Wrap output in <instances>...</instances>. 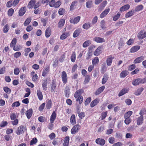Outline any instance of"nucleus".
I'll return each instance as SVG.
<instances>
[{
    "instance_id": "nucleus-47",
    "label": "nucleus",
    "mask_w": 146,
    "mask_h": 146,
    "mask_svg": "<svg viewBox=\"0 0 146 146\" xmlns=\"http://www.w3.org/2000/svg\"><path fill=\"white\" fill-rule=\"evenodd\" d=\"M133 112L131 111H129L125 113L124 115V118H130V117L132 114Z\"/></svg>"
},
{
    "instance_id": "nucleus-64",
    "label": "nucleus",
    "mask_w": 146,
    "mask_h": 146,
    "mask_svg": "<svg viewBox=\"0 0 146 146\" xmlns=\"http://www.w3.org/2000/svg\"><path fill=\"white\" fill-rule=\"evenodd\" d=\"M113 130L112 129H107L106 131V133L107 135H110L113 133Z\"/></svg>"
},
{
    "instance_id": "nucleus-15",
    "label": "nucleus",
    "mask_w": 146,
    "mask_h": 146,
    "mask_svg": "<svg viewBox=\"0 0 146 146\" xmlns=\"http://www.w3.org/2000/svg\"><path fill=\"white\" fill-rule=\"evenodd\" d=\"M105 88V86H103L99 88L95 92V94L96 95H98L102 92Z\"/></svg>"
},
{
    "instance_id": "nucleus-54",
    "label": "nucleus",
    "mask_w": 146,
    "mask_h": 146,
    "mask_svg": "<svg viewBox=\"0 0 146 146\" xmlns=\"http://www.w3.org/2000/svg\"><path fill=\"white\" fill-rule=\"evenodd\" d=\"M9 30V25L8 24H7L4 27L3 31L4 33H6Z\"/></svg>"
},
{
    "instance_id": "nucleus-6",
    "label": "nucleus",
    "mask_w": 146,
    "mask_h": 146,
    "mask_svg": "<svg viewBox=\"0 0 146 146\" xmlns=\"http://www.w3.org/2000/svg\"><path fill=\"white\" fill-rule=\"evenodd\" d=\"M96 143L98 144L103 146L105 143V140L102 138H97L96 140Z\"/></svg>"
},
{
    "instance_id": "nucleus-5",
    "label": "nucleus",
    "mask_w": 146,
    "mask_h": 146,
    "mask_svg": "<svg viewBox=\"0 0 146 146\" xmlns=\"http://www.w3.org/2000/svg\"><path fill=\"white\" fill-rule=\"evenodd\" d=\"M80 16H78L74 19L70 18V22L74 24H77L80 21Z\"/></svg>"
},
{
    "instance_id": "nucleus-25",
    "label": "nucleus",
    "mask_w": 146,
    "mask_h": 146,
    "mask_svg": "<svg viewBox=\"0 0 146 146\" xmlns=\"http://www.w3.org/2000/svg\"><path fill=\"white\" fill-rule=\"evenodd\" d=\"M70 121L71 124L74 125L76 123L75 116L74 114H72L70 118Z\"/></svg>"
},
{
    "instance_id": "nucleus-48",
    "label": "nucleus",
    "mask_w": 146,
    "mask_h": 146,
    "mask_svg": "<svg viewBox=\"0 0 146 146\" xmlns=\"http://www.w3.org/2000/svg\"><path fill=\"white\" fill-rule=\"evenodd\" d=\"M14 10L13 8H10L8 11L7 14L9 16H12L14 13Z\"/></svg>"
},
{
    "instance_id": "nucleus-27",
    "label": "nucleus",
    "mask_w": 146,
    "mask_h": 146,
    "mask_svg": "<svg viewBox=\"0 0 146 146\" xmlns=\"http://www.w3.org/2000/svg\"><path fill=\"white\" fill-rule=\"evenodd\" d=\"M143 6L142 5H139L136 6L135 9V12H138L143 10Z\"/></svg>"
},
{
    "instance_id": "nucleus-58",
    "label": "nucleus",
    "mask_w": 146,
    "mask_h": 146,
    "mask_svg": "<svg viewBox=\"0 0 146 146\" xmlns=\"http://www.w3.org/2000/svg\"><path fill=\"white\" fill-rule=\"evenodd\" d=\"M65 9L63 8H60L58 10V14L60 15H62L65 13Z\"/></svg>"
},
{
    "instance_id": "nucleus-9",
    "label": "nucleus",
    "mask_w": 146,
    "mask_h": 146,
    "mask_svg": "<svg viewBox=\"0 0 146 146\" xmlns=\"http://www.w3.org/2000/svg\"><path fill=\"white\" fill-rule=\"evenodd\" d=\"M113 58L111 55L108 56L106 59V63L107 65L108 66H110L111 64L113 59Z\"/></svg>"
},
{
    "instance_id": "nucleus-17",
    "label": "nucleus",
    "mask_w": 146,
    "mask_h": 146,
    "mask_svg": "<svg viewBox=\"0 0 146 146\" xmlns=\"http://www.w3.org/2000/svg\"><path fill=\"white\" fill-rule=\"evenodd\" d=\"M56 113L55 111H53L50 116V123H53L56 118Z\"/></svg>"
},
{
    "instance_id": "nucleus-42",
    "label": "nucleus",
    "mask_w": 146,
    "mask_h": 146,
    "mask_svg": "<svg viewBox=\"0 0 146 146\" xmlns=\"http://www.w3.org/2000/svg\"><path fill=\"white\" fill-rule=\"evenodd\" d=\"M99 59L97 57H95L92 60V64L94 66H95L99 62Z\"/></svg>"
},
{
    "instance_id": "nucleus-38",
    "label": "nucleus",
    "mask_w": 146,
    "mask_h": 146,
    "mask_svg": "<svg viewBox=\"0 0 146 146\" xmlns=\"http://www.w3.org/2000/svg\"><path fill=\"white\" fill-rule=\"evenodd\" d=\"M139 84H141L140 78L135 79L132 82V84L134 86L137 85Z\"/></svg>"
},
{
    "instance_id": "nucleus-57",
    "label": "nucleus",
    "mask_w": 146,
    "mask_h": 146,
    "mask_svg": "<svg viewBox=\"0 0 146 146\" xmlns=\"http://www.w3.org/2000/svg\"><path fill=\"white\" fill-rule=\"evenodd\" d=\"M4 91L6 93L9 94L11 92V90L7 87H5L3 88Z\"/></svg>"
},
{
    "instance_id": "nucleus-52",
    "label": "nucleus",
    "mask_w": 146,
    "mask_h": 146,
    "mask_svg": "<svg viewBox=\"0 0 146 146\" xmlns=\"http://www.w3.org/2000/svg\"><path fill=\"white\" fill-rule=\"evenodd\" d=\"M83 97L82 96H79L78 98H76V101H78L79 104H82L83 101Z\"/></svg>"
},
{
    "instance_id": "nucleus-18",
    "label": "nucleus",
    "mask_w": 146,
    "mask_h": 146,
    "mask_svg": "<svg viewBox=\"0 0 146 146\" xmlns=\"http://www.w3.org/2000/svg\"><path fill=\"white\" fill-rule=\"evenodd\" d=\"M140 48L139 46H135L132 47L130 50V52L131 53H134L137 51Z\"/></svg>"
},
{
    "instance_id": "nucleus-39",
    "label": "nucleus",
    "mask_w": 146,
    "mask_h": 146,
    "mask_svg": "<svg viewBox=\"0 0 146 146\" xmlns=\"http://www.w3.org/2000/svg\"><path fill=\"white\" fill-rule=\"evenodd\" d=\"M65 22V20L64 19H60L58 23V27H63L64 24Z\"/></svg>"
},
{
    "instance_id": "nucleus-8",
    "label": "nucleus",
    "mask_w": 146,
    "mask_h": 146,
    "mask_svg": "<svg viewBox=\"0 0 146 146\" xmlns=\"http://www.w3.org/2000/svg\"><path fill=\"white\" fill-rule=\"evenodd\" d=\"M110 9L109 8L106 9L100 15V18H103L105 17L110 12Z\"/></svg>"
},
{
    "instance_id": "nucleus-29",
    "label": "nucleus",
    "mask_w": 146,
    "mask_h": 146,
    "mask_svg": "<svg viewBox=\"0 0 146 146\" xmlns=\"http://www.w3.org/2000/svg\"><path fill=\"white\" fill-rule=\"evenodd\" d=\"M128 74V72L127 70H123L122 71L120 74V77L121 78H124Z\"/></svg>"
},
{
    "instance_id": "nucleus-35",
    "label": "nucleus",
    "mask_w": 146,
    "mask_h": 146,
    "mask_svg": "<svg viewBox=\"0 0 146 146\" xmlns=\"http://www.w3.org/2000/svg\"><path fill=\"white\" fill-rule=\"evenodd\" d=\"M56 87V83L53 80L52 82L51 86V92H53L55 90Z\"/></svg>"
},
{
    "instance_id": "nucleus-33",
    "label": "nucleus",
    "mask_w": 146,
    "mask_h": 146,
    "mask_svg": "<svg viewBox=\"0 0 146 146\" xmlns=\"http://www.w3.org/2000/svg\"><path fill=\"white\" fill-rule=\"evenodd\" d=\"M26 12L25 8L22 7L19 10V15L20 16H22Z\"/></svg>"
},
{
    "instance_id": "nucleus-59",
    "label": "nucleus",
    "mask_w": 146,
    "mask_h": 146,
    "mask_svg": "<svg viewBox=\"0 0 146 146\" xmlns=\"http://www.w3.org/2000/svg\"><path fill=\"white\" fill-rule=\"evenodd\" d=\"M41 22L42 23L44 26H45L47 23V20L44 18H42L41 20Z\"/></svg>"
},
{
    "instance_id": "nucleus-36",
    "label": "nucleus",
    "mask_w": 146,
    "mask_h": 146,
    "mask_svg": "<svg viewBox=\"0 0 146 146\" xmlns=\"http://www.w3.org/2000/svg\"><path fill=\"white\" fill-rule=\"evenodd\" d=\"M108 75L106 74H105L103 76L102 79V84H104L107 82L108 80Z\"/></svg>"
},
{
    "instance_id": "nucleus-44",
    "label": "nucleus",
    "mask_w": 146,
    "mask_h": 146,
    "mask_svg": "<svg viewBox=\"0 0 146 146\" xmlns=\"http://www.w3.org/2000/svg\"><path fill=\"white\" fill-rule=\"evenodd\" d=\"M107 111L103 112L102 113L100 118L101 120H102L105 118L107 116Z\"/></svg>"
},
{
    "instance_id": "nucleus-60",
    "label": "nucleus",
    "mask_w": 146,
    "mask_h": 146,
    "mask_svg": "<svg viewBox=\"0 0 146 146\" xmlns=\"http://www.w3.org/2000/svg\"><path fill=\"white\" fill-rule=\"evenodd\" d=\"M79 111H77V113L78 114V116L81 119H82L85 116V113L83 112H81L79 113Z\"/></svg>"
},
{
    "instance_id": "nucleus-21",
    "label": "nucleus",
    "mask_w": 146,
    "mask_h": 146,
    "mask_svg": "<svg viewBox=\"0 0 146 146\" xmlns=\"http://www.w3.org/2000/svg\"><path fill=\"white\" fill-rule=\"evenodd\" d=\"M135 13L134 10H132L127 12L125 15V17L126 18L129 17L134 15Z\"/></svg>"
},
{
    "instance_id": "nucleus-62",
    "label": "nucleus",
    "mask_w": 146,
    "mask_h": 146,
    "mask_svg": "<svg viewBox=\"0 0 146 146\" xmlns=\"http://www.w3.org/2000/svg\"><path fill=\"white\" fill-rule=\"evenodd\" d=\"M125 120L124 122L127 125L129 124L130 123L131 121V119L130 118H124Z\"/></svg>"
},
{
    "instance_id": "nucleus-4",
    "label": "nucleus",
    "mask_w": 146,
    "mask_h": 146,
    "mask_svg": "<svg viewBox=\"0 0 146 146\" xmlns=\"http://www.w3.org/2000/svg\"><path fill=\"white\" fill-rule=\"evenodd\" d=\"M61 78L62 82L64 84H66L67 81V76L66 72L63 71L62 73Z\"/></svg>"
},
{
    "instance_id": "nucleus-34",
    "label": "nucleus",
    "mask_w": 146,
    "mask_h": 146,
    "mask_svg": "<svg viewBox=\"0 0 146 146\" xmlns=\"http://www.w3.org/2000/svg\"><path fill=\"white\" fill-rule=\"evenodd\" d=\"M80 29H78L75 30L73 35V36L74 38H76L79 36L80 33Z\"/></svg>"
},
{
    "instance_id": "nucleus-2",
    "label": "nucleus",
    "mask_w": 146,
    "mask_h": 146,
    "mask_svg": "<svg viewBox=\"0 0 146 146\" xmlns=\"http://www.w3.org/2000/svg\"><path fill=\"white\" fill-rule=\"evenodd\" d=\"M26 129V127L23 125L19 126L17 129L16 133L18 135H20L23 133L24 131Z\"/></svg>"
},
{
    "instance_id": "nucleus-3",
    "label": "nucleus",
    "mask_w": 146,
    "mask_h": 146,
    "mask_svg": "<svg viewBox=\"0 0 146 146\" xmlns=\"http://www.w3.org/2000/svg\"><path fill=\"white\" fill-rule=\"evenodd\" d=\"M137 37L139 39H143L146 37V31L141 30L138 34Z\"/></svg>"
},
{
    "instance_id": "nucleus-13",
    "label": "nucleus",
    "mask_w": 146,
    "mask_h": 146,
    "mask_svg": "<svg viewBox=\"0 0 146 146\" xmlns=\"http://www.w3.org/2000/svg\"><path fill=\"white\" fill-rule=\"evenodd\" d=\"M144 57L143 56H141L135 58L134 61L133 63L134 64L139 63L141 62L144 60Z\"/></svg>"
},
{
    "instance_id": "nucleus-20",
    "label": "nucleus",
    "mask_w": 146,
    "mask_h": 146,
    "mask_svg": "<svg viewBox=\"0 0 146 146\" xmlns=\"http://www.w3.org/2000/svg\"><path fill=\"white\" fill-rule=\"evenodd\" d=\"M51 29L50 27H48L46 30L45 36L46 37H49L51 35Z\"/></svg>"
},
{
    "instance_id": "nucleus-46",
    "label": "nucleus",
    "mask_w": 146,
    "mask_h": 146,
    "mask_svg": "<svg viewBox=\"0 0 146 146\" xmlns=\"http://www.w3.org/2000/svg\"><path fill=\"white\" fill-rule=\"evenodd\" d=\"M71 60L72 62H74L76 60V53L75 52H72V53L71 56Z\"/></svg>"
},
{
    "instance_id": "nucleus-40",
    "label": "nucleus",
    "mask_w": 146,
    "mask_h": 146,
    "mask_svg": "<svg viewBox=\"0 0 146 146\" xmlns=\"http://www.w3.org/2000/svg\"><path fill=\"white\" fill-rule=\"evenodd\" d=\"M17 42V39L16 38H14L12 40L10 44V47L11 48H13L16 44Z\"/></svg>"
},
{
    "instance_id": "nucleus-61",
    "label": "nucleus",
    "mask_w": 146,
    "mask_h": 146,
    "mask_svg": "<svg viewBox=\"0 0 146 146\" xmlns=\"http://www.w3.org/2000/svg\"><path fill=\"white\" fill-rule=\"evenodd\" d=\"M61 2L60 1H58L56 3H55L54 5V7L57 8L58 7L61 5Z\"/></svg>"
},
{
    "instance_id": "nucleus-53",
    "label": "nucleus",
    "mask_w": 146,
    "mask_h": 146,
    "mask_svg": "<svg viewBox=\"0 0 146 146\" xmlns=\"http://www.w3.org/2000/svg\"><path fill=\"white\" fill-rule=\"evenodd\" d=\"M121 15V14L118 13L116 15L114 16L113 17V20L114 21H116L119 17Z\"/></svg>"
},
{
    "instance_id": "nucleus-23",
    "label": "nucleus",
    "mask_w": 146,
    "mask_h": 146,
    "mask_svg": "<svg viewBox=\"0 0 146 146\" xmlns=\"http://www.w3.org/2000/svg\"><path fill=\"white\" fill-rule=\"evenodd\" d=\"M143 117L140 116L139 117L137 121V123L138 125H141L143 122Z\"/></svg>"
},
{
    "instance_id": "nucleus-43",
    "label": "nucleus",
    "mask_w": 146,
    "mask_h": 146,
    "mask_svg": "<svg viewBox=\"0 0 146 146\" xmlns=\"http://www.w3.org/2000/svg\"><path fill=\"white\" fill-rule=\"evenodd\" d=\"M36 2L35 0H31L28 4V7L29 8H31L33 7Z\"/></svg>"
},
{
    "instance_id": "nucleus-50",
    "label": "nucleus",
    "mask_w": 146,
    "mask_h": 146,
    "mask_svg": "<svg viewBox=\"0 0 146 146\" xmlns=\"http://www.w3.org/2000/svg\"><path fill=\"white\" fill-rule=\"evenodd\" d=\"M52 102L51 100H49L46 103V107L47 109H49L52 106Z\"/></svg>"
},
{
    "instance_id": "nucleus-14",
    "label": "nucleus",
    "mask_w": 146,
    "mask_h": 146,
    "mask_svg": "<svg viewBox=\"0 0 146 146\" xmlns=\"http://www.w3.org/2000/svg\"><path fill=\"white\" fill-rule=\"evenodd\" d=\"M78 2V1L75 0L72 2L70 7V11H72L77 6Z\"/></svg>"
},
{
    "instance_id": "nucleus-55",
    "label": "nucleus",
    "mask_w": 146,
    "mask_h": 146,
    "mask_svg": "<svg viewBox=\"0 0 146 146\" xmlns=\"http://www.w3.org/2000/svg\"><path fill=\"white\" fill-rule=\"evenodd\" d=\"M33 111L32 109H30L28 110V119H30L32 116Z\"/></svg>"
},
{
    "instance_id": "nucleus-49",
    "label": "nucleus",
    "mask_w": 146,
    "mask_h": 146,
    "mask_svg": "<svg viewBox=\"0 0 146 146\" xmlns=\"http://www.w3.org/2000/svg\"><path fill=\"white\" fill-rule=\"evenodd\" d=\"M85 77L84 83V84H86L89 82L90 76L89 75H86Z\"/></svg>"
},
{
    "instance_id": "nucleus-19",
    "label": "nucleus",
    "mask_w": 146,
    "mask_h": 146,
    "mask_svg": "<svg viewBox=\"0 0 146 146\" xmlns=\"http://www.w3.org/2000/svg\"><path fill=\"white\" fill-rule=\"evenodd\" d=\"M130 7V5L129 4H127L121 7L120 8L119 10L121 12L125 11L128 10Z\"/></svg>"
},
{
    "instance_id": "nucleus-24",
    "label": "nucleus",
    "mask_w": 146,
    "mask_h": 146,
    "mask_svg": "<svg viewBox=\"0 0 146 146\" xmlns=\"http://www.w3.org/2000/svg\"><path fill=\"white\" fill-rule=\"evenodd\" d=\"M99 100L97 98L92 101L90 104L91 107L92 108L96 106L99 103Z\"/></svg>"
},
{
    "instance_id": "nucleus-26",
    "label": "nucleus",
    "mask_w": 146,
    "mask_h": 146,
    "mask_svg": "<svg viewBox=\"0 0 146 146\" xmlns=\"http://www.w3.org/2000/svg\"><path fill=\"white\" fill-rule=\"evenodd\" d=\"M70 36L68 32H66L63 33L60 36V39L61 40H64Z\"/></svg>"
},
{
    "instance_id": "nucleus-37",
    "label": "nucleus",
    "mask_w": 146,
    "mask_h": 146,
    "mask_svg": "<svg viewBox=\"0 0 146 146\" xmlns=\"http://www.w3.org/2000/svg\"><path fill=\"white\" fill-rule=\"evenodd\" d=\"M91 25L89 22L86 23L84 24L82 26V28L85 29H88L91 27Z\"/></svg>"
},
{
    "instance_id": "nucleus-28",
    "label": "nucleus",
    "mask_w": 146,
    "mask_h": 146,
    "mask_svg": "<svg viewBox=\"0 0 146 146\" xmlns=\"http://www.w3.org/2000/svg\"><path fill=\"white\" fill-rule=\"evenodd\" d=\"M64 92L65 96L67 98H69L70 94V89L68 87L65 88Z\"/></svg>"
},
{
    "instance_id": "nucleus-56",
    "label": "nucleus",
    "mask_w": 146,
    "mask_h": 146,
    "mask_svg": "<svg viewBox=\"0 0 146 146\" xmlns=\"http://www.w3.org/2000/svg\"><path fill=\"white\" fill-rule=\"evenodd\" d=\"M20 105V104L19 101L13 103L12 104V107L13 108L15 107H18Z\"/></svg>"
},
{
    "instance_id": "nucleus-31",
    "label": "nucleus",
    "mask_w": 146,
    "mask_h": 146,
    "mask_svg": "<svg viewBox=\"0 0 146 146\" xmlns=\"http://www.w3.org/2000/svg\"><path fill=\"white\" fill-rule=\"evenodd\" d=\"M143 89V88L142 87L138 88L134 93V94L136 96H139L141 94Z\"/></svg>"
},
{
    "instance_id": "nucleus-63",
    "label": "nucleus",
    "mask_w": 146,
    "mask_h": 146,
    "mask_svg": "<svg viewBox=\"0 0 146 146\" xmlns=\"http://www.w3.org/2000/svg\"><path fill=\"white\" fill-rule=\"evenodd\" d=\"M55 2V0H52L49 2L48 4L50 7H54Z\"/></svg>"
},
{
    "instance_id": "nucleus-1",
    "label": "nucleus",
    "mask_w": 146,
    "mask_h": 146,
    "mask_svg": "<svg viewBox=\"0 0 146 146\" xmlns=\"http://www.w3.org/2000/svg\"><path fill=\"white\" fill-rule=\"evenodd\" d=\"M81 127L79 124H77L74 125L71 130L72 134L74 135L76 134L80 129Z\"/></svg>"
},
{
    "instance_id": "nucleus-32",
    "label": "nucleus",
    "mask_w": 146,
    "mask_h": 146,
    "mask_svg": "<svg viewBox=\"0 0 146 146\" xmlns=\"http://www.w3.org/2000/svg\"><path fill=\"white\" fill-rule=\"evenodd\" d=\"M101 47L99 46L98 47L94 52V55L95 56H98L100 54L101 52Z\"/></svg>"
},
{
    "instance_id": "nucleus-30",
    "label": "nucleus",
    "mask_w": 146,
    "mask_h": 146,
    "mask_svg": "<svg viewBox=\"0 0 146 146\" xmlns=\"http://www.w3.org/2000/svg\"><path fill=\"white\" fill-rule=\"evenodd\" d=\"M70 140V137L69 136L66 137L64 139V143H63V146H68L69 141Z\"/></svg>"
},
{
    "instance_id": "nucleus-12",
    "label": "nucleus",
    "mask_w": 146,
    "mask_h": 146,
    "mask_svg": "<svg viewBox=\"0 0 146 146\" xmlns=\"http://www.w3.org/2000/svg\"><path fill=\"white\" fill-rule=\"evenodd\" d=\"M84 92L83 90H77L75 93L74 96L75 98H78L79 96H82L81 95Z\"/></svg>"
},
{
    "instance_id": "nucleus-45",
    "label": "nucleus",
    "mask_w": 146,
    "mask_h": 146,
    "mask_svg": "<svg viewBox=\"0 0 146 146\" xmlns=\"http://www.w3.org/2000/svg\"><path fill=\"white\" fill-rule=\"evenodd\" d=\"M91 41L90 40H87L85 41L83 44V46L84 48H86L89 45L91 44Z\"/></svg>"
},
{
    "instance_id": "nucleus-41",
    "label": "nucleus",
    "mask_w": 146,
    "mask_h": 146,
    "mask_svg": "<svg viewBox=\"0 0 146 146\" xmlns=\"http://www.w3.org/2000/svg\"><path fill=\"white\" fill-rule=\"evenodd\" d=\"M92 1L88 0L86 3V7L88 8H90L92 6Z\"/></svg>"
},
{
    "instance_id": "nucleus-51",
    "label": "nucleus",
    "mask_w": 146,
    "mask_h": 146,
    "mask_svg": "<svg viewBox=\"0 0 146 146\" xmlns=\"http://www.w3.org/2000/svg\"><path fill=\"white\" fill-rule=\"evenodd\" d=\"M47 81L46 80L44 81V82L42 84V86L43 88V90L44 91H46L47 90Z\"/></svg>"
},
{
    "instance_id": "nucleus-16",
    "label": "nucleus",
    "mask_w": 146,
    "mask_h": 146,
    "mask_svg": "<svg viewBox=\"0 0 146 146\" xmlns=\"http://www.w3.org/2000/svg\"><path fill=\"white\" fill-rule=\"evenodd\" d=\"M50 71V66L48 65L43 70L42 75L43 76H46Z\"/></svg>"
},
{
    "instance_id": "nucleus-11",
    "label": "nucleus",
    "mask_w": 146,
    "mask_h": 146,
    "mask_svg": "<svg viewBox=\"0 0 146 146\" xmlns=\"http://www.w3.org/2000/svg\"><path fill=\"white\" fill-rule=\"evenodd\" d=\"M107 4V1L106 0L103 1L101 3L99 6L98 10L100 11L102 10L106 6Z\"/></svg>"
},
{
    "instance_id": "nucleus-7",
    "label": "nucleus",
    "mask_w": 146,
    "mask_h": 146,
    "mask_svg": "<svg viewBox=\"0 0 146 146\" xmlns=\"http://www.w3.org/2000/svg\"><path fill=\"white\" fill-rule=\"evenodd\" d=\"M129 90V89L128 88H123L119 93L118 94V96L119 97H120L123 96L127 93Z\"/></svg>"
},
{
    "instance_id": "nucleus-10",
    "label": "nucleus",
    "mask_w": 146,
    "mask_h": 146,
    "mask_svg": "<svg viewBox=\"0 0 146 146\" xmlns=\"http://www.w3.org/2000/svg\"><path fill=\"white\" fill-rule=\"evenodd\" d=\"M93 40L97 43L103 42L105 41V40L104 38L99 37H95L93 39Z\"/></svg>"
},
{
    "instance_id": "nucleus-22",
    "label": "nucleus",
    "mask_w": 146,
    "mask_h": 146,
    "mask_svg": "<svg viewBox=\"0 0 146 146\" xmlns=\"http://www.w3.org/2000/svg\"><path fill=\"white\" fill-rule=\"evenodd\" d=\"M37 95L39 100L41 101L43 99V95L40 90H38L36 92Z\"/></svg>"
}]
</instances>
